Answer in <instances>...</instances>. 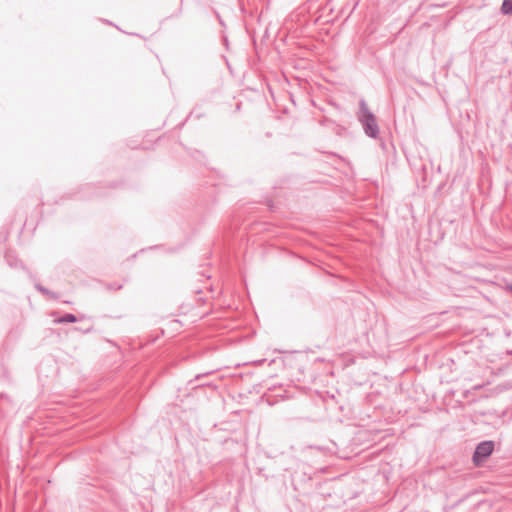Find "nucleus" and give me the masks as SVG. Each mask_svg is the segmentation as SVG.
<instances>
[{
    "mask_svg": "<svg viewBox=\"0 0 512 512\" xmlns=\"http://www.w3.org/2000/svg\"><path fill=\"white\" fill-rule=\"evenodd\" d=\"M360 121L366 133L371 137H376L378 126L375 117L365 107L361 108Z\"/></svg>",
    "mask_w": 512,
    "mask_h": 512,
    "instance_id": "f257e3e1",
    "label": "nucleus"
},
{
    "mask_svg": "<svg viewBox=\"0 0 512 512\" xmlns=\"http://www.w3.org/2000/svg\"><path fill=\"white\" fill-rule=\"evenodd\" d=\"M494 449V444L491 441L480 443L474 453L473 461L476 465H480L481 462L486 459Z\"/></svg>",
    "mask_w": 512,
    "mask_h": 512,
    "instance_id": "f03ea898",
    "label": "nucleus"
},
{
    "mask_svg": "<svg viewBox=\"0 0 512 512\" xmlns=\"http://www.w3.org/2000/svg\"><path fill=\"white\" fill-rule=\"evenodd\" d=\"M76 317L73 314H65L63 317L56 320L57 323H73L76 322Z\"/></svg>",
    "mask_w": 512,
    "mask_h": 512,
    "instance_id": "7ed1b4c3",
    "label": "nucleus"
},
{
    "mask_svg": "<svg viewBox=\"0 0 512 512\" xmlns=\"http://www.w3.org/2000/svg\"><path fill=\"white\" fill-rule=\"evenodd\" d=\"M501 11L504 14H512V0H504L501 7Z\"/></svg>",
    "mask_w": 512,
    "mask_h": 512,
    "instance_id": "20e7f679",
    "label": "nucleus"
}]
</instances>
